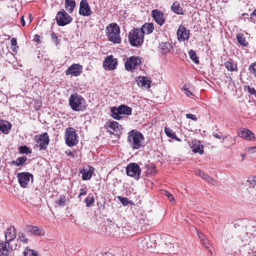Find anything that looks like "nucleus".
<instances>
[{
  "label": "nucleus",
  "instance_id": "obj_1",
  "mask_svg": "<svg viewBox=\"0 0 256 256\" xmlns=\"http://www.w3.org/2000/svg\"><path fill=\"white\" fill-rule=\"evenodd\" d=\"M106 32L109 41L114 44H119L121 42L120 28L116 23H111L107 26Z\"/></svg>",
  "mask_w": 256,
  "mask_h": 256
},
{
  "label": "nucleus",
  "instance_id": "obj_2",
  "mask_svg": "<svg viewBox=\"0 0 256 256\" xmlns=\"http://www.w3.org/2000/svg\"><path fill=\"white\" fill-rule=\"evenodd\" d=\"M144 138L143 134L136 130H133L128 133V142L133 150L140 148L142 146Z\"/></svg>",
  "mask_w": 256,
  "mask_h": 256
},
{
  "label": "nucleus",
  "instance_id": "obj_3",
  "mask_svg": "<svg viewBox=\"0 0 256 256\" xmlns=\"http://www.w3.org/2000/svg\"><path fill=\"white\" fill-rule=\"evenodd\" d=\"M85 100L77 94H71L69 98V104L74 111H83L86 108Z\"/></svg>",
  "mask_w": 256,
  "mask_h": 256
},
{
  "label": "nucleus",
  "instance_id": "obj_4",
  "mask_svg": "<svg viewBox=\"0 0 256 256\" xmlns=\"http://www.w3.org/2000/svg\"><path fill=\"white\" fill-rule=\"evenodd\" d=\"M110 112H112L111 116L114 118L120 120L123 118L122 115H131L132 108L125 104H121L118 107H112Z\"/></svg>",
  "mask_w": 256,
  "mask_h": 256
},
{
  "label": "nucleus",
  "instance_id": "obj_5",
  "mask_svg": "<svg viewBox=\"0 0 256 256\" xmlns=\"http://www.w3.org/2000/svg\"><path fill=\"white\" fill-rule=\"evenodd\" d=\"M144 35L140 28H134L128 34V40L131 46H138L144 42Z\"/></svg>",
  "mask_w": 256,
  "mask_h": 256
},
{
  "label": "nucleus",
  "instance_id": "obj_6",
  "mask_svg": "<svg viewBox=\"0 0 256 256\" xmlns=\"http://www.w3.org/2000/svg\"><path fill=\"white\" fill-rule=\"evenodd\" d=\"M64 138L66 144L68 146H73L78 142V136L73 128L69 127L66 129Z\"/></svg>",
  "mask_w": 256,
  "mask_h": 256
},
{
  "label": "nucleus",
  "instance_id": "obj_7",
  "mask_svg": "<svg viewBox=\"0 0 256 256\" xmlns=\"http://www.w3.org/2000/svg\"><path fill=\"white\" fill-rule=\"evenodd\" d=\"M56 20L57 24L59 26H62L70 23L72 20V18L64 9H62L58 12Z\"/></svg>",
  "mask_w": 256,
  "mask_h": 256
},
{
  "label": "nucleus",
  "instance_id": "obj_8",
  "mask_svg": "<svg viewBox=\"0 0 256 256\" xmlns=\"http://www.w3.org/2000/svg\"><path fill=\"white\" fill-rule=\"evenodd\" d=\"M128 176L132 177L136 180L140 179L141 174V168L136 163H130L126 168Z\"/></svg>",
  "mask_w": 256,
  "mask_h": 256
},
{
  "label": "nucleus",
  "instance_id": "obj_9",
  "mask_svg": "<svg viewBox=\"0 0 256 256\" xmlns=\"http://www.w3.org/2000/svg\"><path fill=\"white\" fill-rule=\"evenodd\" d=\"M142 59L136 56H131L127 58L124 64L125 68L128 71L138 68L142 64Z\"/></svg>",
  "mask_w": 256,
  "mask_h": 256
},
{
  "label": "nucleus",
  "instance_id": "obj_10",
  "mask_svg": "<svg viewBox=\"0 0 256 256\" xmlns=\"http://www.w3.org/2000/svg\"><path fill=\"white\" fill-rule=\"evenodd\" d=\"M34 140L37 144H39L38 146L40 150H46L50 141L49 136L47 132L36 136Z\"/></svg>",
  "mask_w": 256,
  "mask_h": 256
},
{
  "label": "nucleus",
  "instance_id": "obj_11",
  "mask_svg": "<svg viewBox=\"0 0 256 256\" xmlns=\"http://www.w3.org/2000/svg\"><path fill=\"white\" fill-rule=\"evenodd\" d=\"M30 178H33V175L28 172H19L17 174L18 182L21 187L26 188L30 182Z\"/></svg>",
  "mask_w": 256,
  "mask_h": 256
},
{
  "label": "nucleus",
  "instance_id": "obj_12",
  "mask_svg": "<svg viewBox=\"0 0 256 256\" xmlns=\"http://www.w3.org/2000/svg\"><path fill=\"white\" fill-rule=\"evenodd\" d=\"M103 67L106 70H114L116 68L118 60L112 55L106 57L103 62Z\"/></svg>",
  "mask_w": 256,
  "mask_h": 256
},
{
  "label": "nucleus",
  "instance_id": "obj_13",
  "mask_svg": "<svg viewBox=\"0 0 256 256\" xmlns=\"http://www.w3.org/2000/svg\"><path fill=\"white\" fill-rule=\"evenodd\" d=\"M82 72V66L78 64H74L68 68L66 72V75L78 76Z\"/></svg>",
  "mask_w": 256,
  "mask_h": 256
},
{
  "label": "nucleus",
  "instance_id": "obj_14",
  "mask_svg": "<svg viewBox=\"0 0 256 256\" xmlns=\"http://www.w3.org/2000/svg\"><path fill=\"white\" fill-rule=\"evenodd\" d=\"M190 32L189 30H186V28L180 24L177 30V36L179 41H184L188 40L190 37Z\"/></svg>",
  "mask_w": 256,
  "mask_h": 256
},
{
  "label": "nucleus",
  "instance_id": "obj_15",
  "mask_svg": "<svg viewBox=\"0 0 256 256\" xmlns=\"http://www.w3.org/2000/svg\"><path fill=\"white\" fill-rule=\"evenodd\" d=\"M91 13L92 10L87 0H82L80 4L79 14L82 16H88Z\"/></svg>",
  "mask_w": 256,
  "mask_h": 256
},
{
  "label": "nucleus",
  "instance_id": "obj_16",
  "mask_svg": "<svg viewBox=\"0 0 256 256\" xmlns=\"http://www.w3.org/2000/svg\"><path fill=\"white\" fill-rule=\"evenodd\" d=\"M26 231L34 236H42L44 235V232L42 228L32 225H28L26 227Z\"/></svg>",
  "mask_w": 256,
  "mask_h": 256
},
{
  "label": "nucleus",
  "instance_id": "obj_17",
  "mask_svg": "<svg viewBox=\"0 0 256 256\" xmlns=\"http://www.w3.org/2000/svg\"><path fill=\"white\" fill-rule=\"evenodd\" d=\"M152 16L160 26H162L165 22L164 14L158 10H152Z\"/></svg>",
  "mask_w": 256,
  "mask_h": 256
},
{
  "label": "nucleus",
  "instance_id": "obj_18",
  "mask_svg": "<svg viewBox=\"0 0 256 256\" xmlns=\"http://www.w3.org/2000/svg\"><path fill=\"white\" fill-rule=\"evenodd\" d=\"M93 172L94 168L90 166L84 167L80 172V173L82 174V180H90L92 178Z\"/></svg>",
  "mask_w": 256,
  "mask_h": 256
},
{
  "label": "nucleus",
  "instance_id": "obj_19",
  "mask_svg": "<svg viewBox=\"0 0 256 256\" xmlns=\"http://www.w3.org/2000/svg\"><path fill=\"white\" fill-rule=\"evenodd\" d=\"M16 237V230L14 226L6 228L5 232L6 241L8 243L13 240Z\"/></svg>",
  "mask_w": 256,
  "mask_h": 256
},
{
  "label": "nucleus",
  "instance_id": "obj_20",
  "mask_svg": "<svg viewBox=\"0 0 256 256\" xmlns=\"http://www.w3.org/2000/svg\"><path fill=\"white\" fill-rule=\"evenodd\" d=\"M158 48L162 54L166 55L170 52L172 46L168 42H162L160 43Z\"/></svg>",
  "mask_w": 256,
  "mask_h": 256
},
{
  "label": "nucleus",
  "instance_id": "obj_21",
  "mask_svg": "<svg viewBox=\"0 0 256 256\" xmlns=\"http://www.w3.org/2000/svg\"><path fill=\"white\" fill-rule=\"evenodd\" d=\"M238 136L247 140H254V136L250 130L246 129H244L238 132Z\"/></svg>",
  "mask_w": 256,
  "mask_h": 256
},
{
  "label": "nucleus",
  "instance_id": "obj_22",
  "mask_svg": "<svg viewBox=\"0 0 256 256\" xmlns=\"http://www.w3.org/2000/svg\"><path fill=\"white\" fill-rule=\"evenodd\" d=\"M191 148L194 153H198L200 154L204 153V146L200 141L194 140Z\"/></svg>",
  "mask_w": 256,
  "mask_h": 256
},
{
  "label": "nucleus",
  "instance_id": "obj_23",
  "mask_svg": "<svg viewBox=\"0 0 256 256\" xmlns=\"http://www.w3.org/2000/svg\"><path fill=\"white\" fill-rule=\"evenodd\" d=\"M120 228L117 225L110 222L106 228V232L110 235L115 236L119 230Z\"/></svg>",
  "mask_w": 256,
  "mask_h": 256
},
{
  "label": "nucleus",
  "instance_id": "obj_24",
  "mask_svg": "<svg viewBox=\"0 0 256 256\" xmlns=\"http://www.w3.org/2000/svg\"><path fill=\"white\" fill-rule=\"evenodd\" d=\"M137 84L140 86L144 88H150V81L145 76H140L136 80Z\"/></svg>",
  "mask_w": 256,
  "mask_h": 256
},
{
  "label": "nucleus",
  "instance_id": "obj_25",
  "mask_svg": "<svg viewBox=\"0 0 256 256\" xmlns=\"http://www.w3.org/2000/svg\"><path fill=\"white\" fill-rule=\"evenodd\" d=\"M11 126L10 123L8 121L0 120V130L3 133L8 134Z\"/></svg>",
  "mask_w": 256,
  "mask_h": 256
},
{
  "label": "nucleus",
  "instance_id": "obj_26",
  "mask_svg": "<svg viewBox=\"0 0 256 256\" xmlns=\"http://www.w3.org/2000/svg\"><path fill=\"white\" fill-rule=\"evenodd\" d=\"M154 28V24L150 22L144 24L140 29L142 31V34L144 35L145 33L148 34L152 33Z\"/></svg>",
  "mask_w": 256,
  "mask_h": 256
},
{
  "label": "nucleus",
  "instance_id": "obj_27",
  "mask_svg": "<svg viewBox=\"0 0 256 256\" xmlns=\"http://www.w3.org/2000/svg\"><path fill=\"white\" fill-rule=\"evenodd\" d=\"M10 244L8 242H0V256H8V246H9Z\"/></svg>",
  "mask_w": 256,
  "mask_h": 256
},
{
  "label": "nucleus",
  "instance_id": "obj_28",
  "mask_svg": "<svg viewBox=\"0 0 256 256\" xmlns=\"http://www.w3.org/2000/svg\"><path fill=\"white\" fill-rule=\"evenodd\" d=\"M224 65L228 71H238L237 64L232 59H230L225 62Z\"/></svg>",
  "mask_w": 256,
  "mask_h": 256
},
{
  "label": "nucleus",
  "instance_id": "obj_29",
  "mask_svg": "<svg viewBox=\"0 0 256 256\" xmlns=\"http://www.w3.org/2000/svg\"><path fill=\"white\" fill-rule=\"evenodd\" d=\"M28 160V158L26 156H21L15 160H12L9 163L10 165H14L16 166H22L26 164V162Z\"/></svg>",
  "mask_w": 256,
  "mask_h": 256
},
{
  "label": "nucleus",
  "instance_id": "obj_30",
  "mask_svg": "<svg viewBox=\"0 0 256 256\" xmlns=\"http://www.w3.org/2000/svg\"><path fill=\"white\" fill-rule=\"evenodd\" d=\"M172 10L178 14H184V12L178 2H174L171 6Z\"/></svg>",
  "mask_w": 256,
  "mask_h": 256
},
{
  "label": "nucleus",
  "instance_id": "obj_31",
  "mask_svg": "<svg viewBox=\"0 0 256 256\" xmlns=\"http://www.w3.org/2000/svg\"><path fill=\"white\" fill-rule=\"evenodd\" d=\"M65 8L69 12L72 13L76 7V3L74 0H65Z\"/></svg>",
  "mask_w": 256,
  "mask_h": 256
},
{
  "label": "nucleus",
  "instance_id": "obj_32",
  "mask_svg": "<svg viewBox=\"0 0 256 256\" xmlns=\"http://www.w3.org/2000/svg\"><path fill=\"white\" fill-rule=\"evenodd\" d=\"M164 132L166 135L170 138L172 139H174L178 141H180V140L178 138L175 134V132L172 130L170 128H168L165 127L164 128Z\"/></svg>",
  "mask_w": 256,
  "mask_h": 256
},
{
  "label": "nucleus",
  "instance_id": "obj_33",
  "mask_svg": "<svg viewBox=\"0 0 256 256\" xmlns=\"http://www.w3.org/2000/svg\"><path fill=\"white\" fill-rule=\"evenodd\" d=\"M108 126L114 131H118L122 129L121 126L115 121L109 122Z\"/></svg>",
  "mask_w": 256,
  "mask_h": 256
},
{
  "label": "nucleus",
  "instance_id": "obj_34",
  "mask_svg": "<svg viewBox=\"0 0 256 256\" xmlns=\"http://www.w3.org/2000/svg\"><path fill=\"white\" fill-rule=\"evenodd\" d=\"M237 40L238 43L242 46H246L248 45V42L246 41L244 35L242 34H240L237 35Z\"/></svg>",
  "mask_w": 256,
  "mask_h": 256
},
{
  "label": "nucleus",
  "instance_id": "obj_35",
  "mask_svg": "<svg viewBox=\"0 0 256 256\" xmlns=\"http://www.w3.org/2000/svg\"><path fill=\"white\" fill-rule=\"evenodd\" d=\"M202 178L206 182H209L214 186H218L217 182L214 180L212 177H210L206 174L204 173Z\"/></svg>",
  "mask_w": 256,
  "mask_h": 256
},
{
  "label": "nucleus",
  "instance_id": "obj_36",
  "mask_svg": "<svg viewBox=\"0 0 256 256\" xmlns=\"http://www.w3.org/2000/svg\"><path fill=\"white\" fill-rule=\"evenodd\" d=\"M19 152L20 154H30L32 150L26 146H20L18 148Z\"/></svg>",
  "mask_w": 256,
  "mask_h": 256
},
{
  "label": "nucleus",
  "instance_id": "obj_37",
  "mask_svg": "<svg viewBox=\"0 0 256 256\" xmlns=\"http://www.w3.org/2000/svg\"><path fill=\"white\" fill-rule=\"evenodd\" d=\"M189 56L190 59L196 64H198L199 61L196 56V53L193 50H190L188 52Z\"/></svg>",
  "mask_w": 256,
  "mask_h": 256
},
{
  "label": "nucleus",
  "instance_id": "obj_38",
  "mask_svg": "<svg viewBox=\"0 0 256 256\" xmlns=\"http://www.w3.org/2000/svg\"><path fill=\"white\" fill-rule=\"evenodd\" d=\"M202 242L205 248L208 250L210 254L212 256V250L211 248V246L209 242V240L207 238H206V240L202 241Z\"/></svg>",
  "mask_w": 256,
  "mask_h": 256
},
{
  "label": "nucleus",
  "instance_id": "obj_39",
  "mask_svg": "<svg viewBox=\"0 0 256 256\" xmlns=\"http://www.w3.org/2000/svg\"><path fill=\"white\" fill-rule=\"evenodd\" d=\"M168 248L169 249L168 252H174L176 251V249H178V246L176 242H174V243L169 242V244L168 245Z\"/></svg>",
  "mask_w": 256,
  "mask_h": 256
},
{
  "label": "nucleus",
  "instance_id": "obj_40",
  "mask_svg": "<svg viewBox=\"0 0 256 256\" xmlns=\"http://www.w3.org/2000/svg\"><path fill=\"white\" fill-rule=\"evenodd\" d=\"M94 202V196H90V194L85 199L84 202L86 204V206L88 207H90L91 206Z\"/></svg>",
  "mask_w": 256,
  "mask_h": 256
},
{
  "label": "nucleus",
  "instance_id": "obj_41",
  "mask_svg": "<svg viewBox=\"0 0 256 256\" xmlns=\"http://www.w3.org/2000/svg\"><path fill=\"white\" fill-rule=\"evenodd\" d=\"M248 70L250 72L256 77V62L250 64Z\"/></svg>",
  "mask_w": 256,
  "mask_h": 256
},
{
  "label": "nucleus",
  "instance_id": "obj_42",
  "mask_svg": "<svg viewBox=\"0 0 256 256\" xmlns=\"http://www.w3.org/2000/svg\"><path fill=\"white\" fill-rule=\"evenodd\" d=\"M66 202V197L64 196H60V198L59 200H58L56 202V204H58V206H64Z\"/></svg>",
  "mask_w": 256,
  "mask_h": 256
},
{
  "label": "nucleus",
  "instance_id": "obj_43",
  "mask_svg": "<svg viewBox=\"0 0 256 256\" xmlns=\"http://www.w3.org/2000/svg\"><path fill=\"white\" fill-rule=\"evenodd\" d=\"M18 236L20 242H22L24 243H28V239L23 232H19Z\"/></svg>",
  "mask_w": 256,
  "mask_h": 256
},
{
  "label": "nucleus",
  "instance_id": "obj_44",
  "mask_svg": "<svg viewBox=\"0 0 256 256\" xmlns=\"http://www.w3.org/2000/svg\"><path fill=\"white\" fill-rule=\"evenodd\" d=\"M162 194L166 196L170 202L174 201V196L168 191L162 190Z\"/></svg>",
  "mask_w": 256,
  "mask_h": 256
},
{
  "label": "nucleus",
  "instance_id": "obj_45",
  "mask_svg": "<svg viewBox=\"0 0 256 256\" xmlns=\"http://www.w3.org/2000/svg\"><path fill=\"white\" fill-rule=\"evenodd\" d=\"M24 256H37L36 252L31 250L27 249L24 252Z\"/></svg>",
  "mask_w": 256,
  "mask_h": 256
},
{
  "label": "nucleus",
  "instance_id": "obj_46",
  "mask_svg": "<svg viewBox=\"0 0 256 256\" xmlns=\"http://www.w3.org/2000/svg\"><path fill=\"white\" fill-rule=\"evenodd\" d=\"M118 198L122 202V204L124 206L128 205L129 203L128 200L126 198H122L120 196H118Z\"/></svg>",
  "mask_w": 256,
  "mask_h": 256
},
{
  "label": "nucleus",
  "instance_id": "obj_47",
  "mask_svg": "<svg viewBox=\"0 0 256 256\" xmlns=\"http://www.w3.org/2000/svg\"><path fill=\"white\" fill-rule=\"evenodd\" d=\"M250 188H253L256 190V177L253 178L250 180Z\"/></svg>",
  "mask_w": 256,
  "mask_h": 256
},
{
  "label": "nucleus",
  "instance_id": "obj_48",
  "mask_svg": "<svg viewBox=\"0 0 256 256\" xmlns=\"http://www.w3.org/2000/svg\"><path fill=\"white\" fill-rule=\"evenodd\" d=\"M247 90L250 94L254 95L256 97V90L254 88L248 86Z\"/></svg>",
  "mask_w": 256,
  "mask_h": 256
},
{
  "label": "nucleus",
  "instance_id": "obj_49",
  "mask_svg": "<svg viewBox=\"0 0 256 256\" xmlns=\"http://www.w3.org/2000/svg\"><path fill=\"white\" fill-rule=\"evenodd\" d=\"M182 90H184L185 94H186L188 96L190 97L193 96L192 93L191 92H190L185 86H183Z\"/></svg>",
  "mask_w": 256,
  "mask_h": 256
},
{
  "label": "nucleus",
  "instance_id": "obj_50",
  "mask_svg": "<svg viewBox=\"0 0 256 256\" xmlns=\"http://www.w3.org/2000/svg\"><path fill=\"white\" fill-rule=\"evenodd\" d=\"M186 116L187 118H190L194 121H196L198 119L195 115L192 114H186Z\"/></svg>",
  "mask_w": 256,
  "mask_h": 256
},
{
  "label": "nucleus",
  "instance_id": "obj_51",
  "mask_svg": "<svg viewBox=\"0 0 256 256\" xmlns=\"http://www.w3.org/2000/svg\"><path fill=\"white\" fill-rule=\"evenodd\" d=\"M87 194L86 188H82L80 190V193L78 195V198H80L82 196L86 195Z\"/></svg>",
  "mask_w": 256,
  "mask_h": 256
},
{
  "label": "nucleus",
  "instance_id": "obj_52",
  "mask_svg": "<svg viewBox=\"0 0 256 256\" xmlns=\"http://www.w3.org/2000/svg\"><path fill=\"white\" fill-rule=\"evenodd\" d=\"M213 136L216 138H218V139H220L222 138V133H221L220 132H214L213 134Z\"/></svg>",
  "mask_w": 256,
  "mask_h": 256
},
{
  "label": "nucleus",
  "instance_id": "obj_53",
  "mask_svg": "<svg viewBox=\"0 0 256 256\" xmlns=\"http://www.w3.org/2000/svg\"><path fill=\"white\" fill-rule=\"evenodd\" d=\"M197 234L202 242L206 240V238H205L204 236V234H202V232H198Z\"/></svg>",
  "mask_w": 256,
  "mask_h": 256
},
{
  "label": "nucleus",
  "instance_id": "obj_54",
  "mask_svg": "<svg viewBox=\"0 0 256 256\" xmlns=\"http://www.w3.org/2000/svg\"><path fill=\"white\" fill-rule=\"evenodd\" d=\"M248 152L250 153H253L256 152V146H251L248 148Z\"/></svg>",
  "mask_w": 256,
  "mask_h": 256
},
{
  "label": "nucleus",
  "instance_id": "obj_55",
  "mask_svg": "<svg viewBox=\"0 0 256 256\" xmlns=\"http://www.w3.org/2000/svg\"><path fill=\"white\" fill-rule=\"evenodd\" d=\"M51 38H52V40L54 42H58V36L54 32H52L51 34Z\"/></svg>",
  "mask_w": 256,
  "mask_h": 256
},
{
  "label": "nucleus",
  "instance_id": "obj_56",
  "mask_svg": "<svg viewBox=\"0 0 256 256\" xmlns=\"http://www.w3.org/2000/svg\"><path fill=\"white\" fill-rule=\"evenodd\" d=\"M254 16H256V8L250 14V20L252 22H254V19L253 18Z\"/></svg>",
  "mask_w": 256,
  "mask_h": 256
},
{
  "label": "nucleus",
  "instance_id": "obj_57",
  "mask_svg": "<svg viewBox=\"0 0 256 256\" xmlns=\"http://www.w3.org/2000/svg\"><path fill=\"white\" fill-rule=\"evenodd\" d=\"M204 172L200 170H198L196 172V174L200 178H202Z\"/></svg>",
  "mask_w": 256,
  "mask_h": 256
},
{
  "label": "nucleus",
  "instance_id": "obj_58",
  "mask_svg": "<svg viewBox=\"0 0 256 256\" xmlns=\"http://www.w3.org/2000/svg\"><path fill=\"white\" fill-rule=\"evenodd\" d=\"M10 43H11L12 46H16L17 44L16 39V38H12L10 40Z\"/></svg>",
  "mask_w": 256,
  "mask_h": 256
},
{
  "label": "nucleus",
  "instance_id": "obj_59",
  "mask_svg": "<svg viewBox=\"0 0 256 256\" xmlns=\"http://www.w3.org/2000/svg\"><path fill=\"white\" fill-rule=\"evenodd\" d=\"M20 22H21L22 25L23 26H25L26 23H25V20H24V16H22V18H20Z\"/></svg>",
  "mask_w": 256,
  "mask_h": 256
},
{
  "label": "nucleus",
  "instance_id": "obj_60",
  "mask_svg": "<svg viewBox=\"0 0 256 256\" xmlns=\"http://www.w3.org/2000/svg\"><path fill=\"white\" fill-rule=\"evenodd\" d=\"M67 155L68 156H70L72 157H74V154L72 152H69L68 153H67Z\"/></svg>",
  "mask_w": 256,
  "mask_h": 256
},
{
  "label": "nucleus",
  "instance_id": "obj_61",
  "mask_svg": "<svg viewBox=\"0 0 256 256\" xmlns=\"http://www.w3.org/2000/svg\"><path fill=\"white\" fill-rule=\"evenodd\" d=\"M28 18H30V22L32 20V14H28Z\"/></svg>",
  "mask_w": 256,
  "mask_h": 256
},
{
  "label": "nucleus",
  "instance_id": "obj_62",
  "mask_svg": "<svg viewBox=\"0 0 256 256\" xmlns=\"http://www.w3.org/2000/svg\"><path fill=\"white\" fill-rule=\"evenodd\" d=\"M226 138H227L226 136L225 137L223 138V142H224V140L226 139Z\"/></svg>",
  "mask_w": 256,
  "mask_h": 256
},
{
  "label": "nucleus",
  "instance_id": "obj_63",
  "mask_svg": "<svg viewBox=\"0 0 256 256\" xmlns=\"http://www.w3.org/2000/svg\"><path fill=\"white\" fill-rule=\"evenodd\" d=\"M16 49V48H15V47H14V48H13V50H12L13 52H14Z\"/></svg>",
  "mask_w": 256,
  "mask_h": 256
}]
</instances>
